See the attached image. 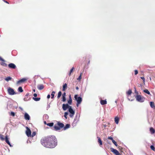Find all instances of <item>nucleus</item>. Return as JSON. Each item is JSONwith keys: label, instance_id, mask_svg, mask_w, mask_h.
I'll list each match as a JSON object with an SVG mask.
<instances>
[{"label": "nucleus", "instance_id": "49530a36", "mask_svg": "<svg viewBox=\"0 0 155 155\" xmlns=\"http://www.w3.org/2000/svg\"><path fill=\"white\" fill-rule=\"evenodd\" d=\"M51 96L50 94H48L47 96V98L49 99L50 97Z\"/></svg>", "mask_w": 155, "mask_h": 155}, {"label": "nucleus", "instance_id": "a19ab883", "mask_svg": "<svg viewBox=\"0 0 155 155\" xmlns=\"http://www.w3.org/2000/svg\"><path fill=\"white\" fill-rule=\"evenodd\" d=\"M62 98L63 101L65 102L66 101V99L65 96H62Z\"/></svg>", "mask_w": 155, "mask_h": 155}, {"label": "nucleus", "instance_id": "f8f14e48", "mask_svg": "<svg viewBox=\"0 0 155 155\" xmlns=\"http://www.w3.org/2000/svg\"><path fill=\"white\" fill-rule=\"evenodd\" d=\"M8 67L9 68L12 69H15L16 68V65L13 63H11L8 65Z\"/></svg>", "mask_w": 155, "mask_h": 155}, {"label": "nucleus", "instance_id": "39448f33", "mask_svg": "<svg viewBox=\"0 0 155 155\" xmlns=\"http://www.w3.org/2000/svg\"><path fill=\"white\" fill-rule=\"evenodd\" d=\"M8 94L10 95L16 94V93L15 92L14 89L11 87L8 88Z\"/></svg>", "mask_w": 155, "mask_h": 155}, {"label": "nucleus", "instance_id": "c756f323", "mask_svg": "<svg viewBox=\"0 0 155 155\" xmlns=\"http://www.w3.org/2000/svg\"><path fill=\"white\" fill-rule=\"evenodd\" d=\"M18 90L19 92H23V90H22V88L21 87H19L18 88Z\"/></svg>", "mask_w": 155, "mask_h": 155}, {"label": "nucleus", "instance_id": "0eeeda50", "mask_svg": "<svg viewBox=\"0 0 155 155\" xmlns=\"http://www.w3.org/2000/svg\"><path fill=\"white\" fill-rule=\"evenodd\" d=\"M26 134L28 137H31V130L28 127H26Z\"/></svg>", "mask_w": 155, "mask_h": 155}, {"label": "nucleus", "instance_id": "6e6d98bb", "mask_svg": "<svg viewBox=\"0 0 155 155\" xmlns=\"http://www.w3.org/2000/svg\"><path fill=\"white\" fill-rule=\"evenodd\" d=\"M140 86H141V85H142V84H140Z\"/></svg>", "mask_w": 155, "mask_h": 155}, {"label": "nucleus", "instance_id": "f03ea898", "mask_svg": "<svg viewBox=\"0 0 155 155\" xmlns=\"http://www.w3.org/2000/svg\"><path fill=\"white\" fill-rule=\"evenodd\" d=\"M64 126V124L60 122H58L57 124H55L54 128L55 130H58L61 129V128L63 127Z\"/></svg>", "mask_w": 155, "mask_h": 155}, {"label": "nucleus", "instance_id": "e433bc0d", "mask_svg": "<svg viewBox=\"0 0 155 155\" xmlns=\"http://www.w3.org/2000/svg\"><path fill=\"white\" fill-rule=\"evenodd\" d=\"M82 73H81L80 74V75L79 76V77L77 78V80H81V76L82 75Z\"/></svg>", "mask_w": 155, "mask_h": 155}, {"label": "nucleus", "instance_id": "6e6552de", "mask_svg": "<svg viewBox=\"0 0 155 155\" xmlns=\"http://www.w3.org/2000/svg\"><path fill=\"white\" fill-rule=\"evenodd\" d=\"M111 151L113 152L115 155H120L119 152L116 149H114L113 148H110Z\"/></svg>", "mask_w": 155, "mask_h": 155}, {"label": "nucleus", "instance_id": "2f4dec72", "mask_svg": "<svg viewBox=\"0 0 155 155\" xmlns=\"http://www.w3.org/2000/svg\"><path fill=\"white\" fill-rule=\"evenodd\" d=\"M55 93V91H53L51 94V98H53L54 96V94Z\"/></svg>", "mask_w": 155, "mask_h": 155}, {"label": "nucleus", "instance_id": "2eb2a0df", "mask_svg": "<svg viewBox=\"0 0 155 155\" xmlns=\"http://www.w3.org/2000/svg\"><path fill=\"white\" fill-rule=\"evenodd\" d=\"M44 86L43 84H39L38 85L37 88L39 90H41L44 88Z\"/></svg>", "mask_w": 155, "mask_h": 155}, {"label": "nucleus", "instance_id": "8fccbe9b", "mask_svg": "<svg viewBox=\"0 0 155 155\" xmlns=\"http://www.w3.org/2000/svg\"><path fill=\"white\" fill-rule=\"evenodd\" d=\"M4 1L5 2H6V3L8 4V2H7V1Z\"/></svg>", "mask_w": 155, "mask_h": 155}, {"label": "nucleus", "instance_id": "dca6fc26", "mask_svg": "<svg viewBox=\"0 0 155 155\" xmlns=\"http://www.w3.org/2000/svg\"><path fill=\"white\" fill-rule=\"evenodd\" d=\"M68 103L70 104H71L72 102V98L70 94L69 96V100L68 101Z\"/></svg>", "mask_w": 155, "mask_h": 155}, {"label": "nucleus", "instance_id": "864d4df0", "mask_svg": "<svg viewBox=\"0 0 155 155\" xmlns=\"http://www.w3.org/2000/svg\"><path fill=\"white\" fill-rule=\"evenodd\" d=\"M33 91L34 92H35V89H33Z\"/></svg>", "mask_w": 155, "mask_h": 155}, {"label": "nucleus", "instance_id": "ea45409f", "mask_svg": "<svg viewBox=\"0 0 155 155\" xmlns=\"http://www.w3.org/2000/svg\"><path fill=\"white\" fill-rule=\"evenodd\" d=\"M36 134V133L35 132V131L33 132L32 133V135L31 134V137H34L35 136V135Z\"/></svg>", "mask_w": 155, "mask_h": 155}, {"label": "nucleus", "instance_id": "a18cd8bd", "mask_svg": "<svg viewBox=\"0 0 155 155\" xmlns=\"http://www.w3.org/2000/svg\"><path fill=\"white\" fill-rule=\"evenodd\" d=\"M134 89H135V92L136 94H138V92L136 91V88L135 87H134Z\"/></svg>", "mask_w": 155, "mask_h": 155}, {"label": "nucleus", "instance_id": "3c124183", "mask_svg": "<svg viewBox=\"0 0 155 155\" xmlns=\"http://www.w3.org/2000/svg\"><path fill=\"white\" fill-rule=\"evenodd\" d=\"M44 123L45 124H47L46 122L45 121H44Z\"/></svg>", "mask_w": 155, "mask_h": 155}, {"label": "nucleus", "instance_id": "412c9836", "mask_svg": "<svg viewBox=\"0 0 155 155\" xmlns=\"http://www.w3.org/2000/svg\"><path fill=\"white\" fill-rule=\"evenodd\" d=\"M29 95V93H27L25 95V98H24V100L25 101H27L28 100V99H29V98H28V99H27L28 98V96Z\"/></svg>", "mask_w": 155, "mask_h": 155}, {"label": "nucleus", "instance_id": "f257e3e1", "mask_svg": "<svg viewBox=\"0 0 155 155\" xmlns=\"http://www.w3.org/2000/svg\"><path fill=\"white\" fill-rule=\"evenodd\" d=\"M57 140L55 136L49 135L43 137L41 140V144L48 148H53L57 145Z\"/></svg>", "mask_w": 155, "mask_h": 155}, {"label": "nucleus", "instance_id": "f3484780", "mask_svg": "<svg viewBox=\"0 0 155 155\" xmlns=\"http://www.w3.org/2000/svg\"><path fill=\"white\" fill-rule=\"evenodd\" d=\"M100 103L102 105H104L107 104V101L105 100H101L100 101Z\"/></svg>", "mask_w": 155, "mask_h": 155}, {"label": "nucleus", "instance_id": "393cba45", "mask_svg": "<svg viewBox=\"0 0 155 155\" xmlns=\"http://www.w3.org/2000/svg\"><path fill=\"white\" fill-rule=\"evenodd\" d=\"M74 70V67H72V68L71 69L69 74V76H70L71 75V74L73 72V71Z\"/></svg>", "mask_w": 155, "mask_h": 155}, {"label": "nucleus", "instance_id": "c85d7f7f", "mask_svg": "<svg viewBox=\"0 0 155 155\" xmlns=\"http://www.w3.org/2000/svg\"><path fill=\"white\" fill-rule=\"evenodd\" d=\"M33 99L35 101H39L40 100V97H33Z\"/></svg>", "mask_w": 155, "mask_h": 155}, {"label": "nucleus", "instance_id": "bb28decb", "mask_svg": "<svg viewBox=\"0 0 155 155\" xmlns=\"http://www.w3.org/2000/svg\"><path fill=\"white\" fill-rule=\"evenodd\" d=\"M0 139L2 140H5V138H4V136L2 134H0Z\"/></svg>", "mask_w": 155, "mask_h": 155}, {"label": "nucleus", "instance_id": "a878e982", "mask_svg": "<svg viewBox=\"0 0 155 155\" xmlns=\"http://www.w3.org/2000/svg\"><path fill=\"white\" fill-rule=\"evenodd\" d=\"M12 78L10 77H8L6 78L5 80L7 81H10L12 80Z\"/></svg>", "mask_w": 155, "mask_h": 155}, {"label": "nucleus", "instance_id": "72a5a7b5", "mask_svg": "<svg viewBox=\"0 0 155 155\" xmlns=\"http://www.w3.org/2000/svg\"><path fill=\"white\" fill-rule=\"evenodd\" d=\"M61 95V91H60L58 92V98H60Z\"/></svg>", "mask_w": 155, "mask_h": 155}, {"label": "nucleus", "instance_id": "9b49d317", "mask_svg": "<svg viewBox=\"0 0 155 155\" xmlns=\"http://www.w3.org/2000/svg\"><path fill=\"white\" fill-rule=\"evenodd\" d=\"M70 106H69L68 104H63L62 105V108L64 110H66L67 108L70 107Z\"/></svg>", "mask_w": 155, "mask_h": 155}, {"label": "nucleus", "instance_id": "1a4fd4ad", "mask_svg": "<svg viewBox=\"0 0 155 155\" xmlns=\"http://www.w3.org/2000/svg\"><path fill=\"white\" fill-rule=\"evenodd\" d=\"M27 80V79L26 78H23L21 80L18 81L17 82V84H19L21 83H23Z\"/></svg>", "mask_w": 155, "mask_h": 155}, {"label": "nucleus", "instance_id": "cd10ccee", "mask_svg": "<svg viewBox=\"0 0 155 155\" xmlns=\"http://www.w3.org/2000/svg\"><path fill=\"white\" fill-rule=\"evenodd\" d=\"M132 93V91L130 89L128 90V91L127 92V94L128 95H130Z\"/></svg>", "mask_w": 155, "mask_h": 155}, {"label": "nucleus", "instance_id": "4c0bfd02", "mask_svg": "<svg viewBox=\"0 0 155 155\" xmlns=\"http://www.w3.org/2000/svg\"><path fill=\"white\" fill-rule=\"evenodd\" d=\"M68 112H65L64 113V117L66 119H67V116L68 115Z\"/></svg>", "mask_w": 155, "mask_h": 155}, {"label": "nucleus", "instance_id": "c9c22d12", "mask_svg": "<svg viewBox=\"0 0 155 155\" xmlns=\"http://www.w3.org/2000/svg\"><path fill=\"white\" fill-rule=\"evenodd\" d=\"M150 147V148L151 149L153 150L154 151H155V147H154V146L153 145H151Z\"/></svg>", "mask_w": 155, "mask_h": 155}, {"label": "nucleus", "instance_id": "4d7b16f0", "mask_svg": "<svg viewBox=\"0 0 155 155\" xmlns=\"http://www.w3.org/2000/svg\"><path fill=\"white\" fill-rule=\"evenodd\" d=\"M48 107H50V105H49V106H48Z\"/></svg>", "mask_w": 155, "mask_h": 155}, {"label": "nucleus", "instance_id": "4be33fe9", "mask_svg": "<svg viewBox=\"0 0 155 155\" xmlns=\"http://www.w3.org/2000/svg\"><path fill=\"white\" fill-rule=\"evenodd\" d=\"M114 119L115 123L117 124H118L119 121V118L117 117H116Z\"/></svg>", "mask_w": 155, "mask_h": 155}, {"label": "nucleus", "instance_id": "c03bdc74", "mask_svg": "<svg viewBox=\"0 0 155 155\" xmlns=\"http://www.w3.org/2000/svg\"><path fill=\"white\" fill-rule=\"evenodd\" d=\"M134 72H135V75L137 74L138 73V71L137 70H135Z\"/></svg>", "mask_w": 155, "mask_h": 155}, {"label": "nucleus", "instance_id": "7ed1b4c3", "mask_svg": "<svg viewBox=\"0 0 155 155\" xmlns=\"http://www.w3.org/2000/svg\"><path fill=\"white\" fill-rule=\"evenodd\" d=\"M78 95H75L74 97L75 100H76L77 102L76 106L77 107L78 106L79 104L81 103L82 100L81 97H78Z\"/></svg>", "mask_w": 155, "mask_h": 155}, {"label": "nucleus", "instance_id": "58836bf2", "mask_svg": "<svg viewBox=\"0 0 155 155\" xmlns=\"http://www.w3.org/2000/svg\"><path fill=\"white\" fill-rule=\"evenodd\" d=\"M112 142L116 146H117V145L116 142L114 140L112 141Z\"/></svg>", "mask_w": 155, "mask_h": 155}, {"label": "nucleus", "instance_id": "473e14b6", "mask_svg": "<svg viewBox=\"0 0 155 155\" xmlns=\"http://www.w3.org/2000/svg\"><path fill=\"white\" fill-rule=\"evenodd\" d=\"M143 91H144L145 93H146L147 94H150V92H149V91H148V90H147V89H145V90H143Z\"/></svg>", "mask_w": 155, "mask_h": 155}, {"label": "nucleus", "instance_id": "4468645a", "mask_svg": "<svg viewBox=\"0 0 155 155\" xmlns=\"http://www.w3.org/2000/svg\"><path fill=\"white\" fill-rule=\"evenodd\" d=\"M6 142L10 146H11V145L9 142L8 139V136L6 135L5 136V139Z\"/></svg>", "mask_w": 155, "mask_h": 155}, {"label": "nucleus", "instance_id": "423d86ee", "mask_svg": "<svg viewBox=\"0 0 155 155\" xmlns=\"http://www.w3.org/2000/svg\"><path fill=\"white\" fill-rule=\"evenodd\" d=\"M69 112L70 113V116L71 117H72L75 114L74 111L73 110L72 108L70 106V107L69 108Z\"/></svg>", "mask_w": 155, "mask_h": 155}, {"label": "nucleus", "instance_id": "5701e85b", "mask_svg": "<svg viewBox=\"0 0 155 155\" xmlns=\"http://www.w3.org/2000/svg\"><path fill=\"white\" fill-rule=\"evenodd\" d=\"M150 131L151 134H153L155 132L154 129L153 127H150Z\"/></svg>", "mask_w": 155, "mask_h": 155}, {"label": "nucleus", "instance_id": "7c9ffc66", "mask_svg": "<svg viewBox=\"0 0 155 155\" xmlns=\"http://www.w3.org/2000/svg\"><path fill=\"white\" fill-rule=\"evenodd\" d=\"M47 125L50 127H52L54 125V123L51 122V123H48L47 124Z\"/></svg>", "mask_w": 155, "mask_h": 155}, {"label": "nucleus", "instance_id": "37998d69", "mask_svg": "<svg viewBox=\"0 0 155 155\" xmlns=\"http://www.w3.org/2000/svg\"><path fill=\"white\" fill-rule=\"evenodd\" d=\"M108 139L111 140L112 141L113 140V138L111 137H108Z\"/></svg>", "mask_w": 155, "mask_h": 155}, {"label": "nucleus", "instance_id": "ddd939ff", "mask_svg": "<svg viewBox=\"0 0 155 155\" xmlns=\"http://www.w3.org/2000/svg\"><path fill=\"white\" fill-rule=\"evenodd\" d=\"M24 118L27 120H29L30 119V117L28 114L25 113L24 114Z\"/></svg>", "mask_w": 155, "mask_h": 155}, {"label": "nucleus", "instance_id": "de8ad7c7", "mask_svg": "<svg viewBox=\"0 0 155 155\" xmlns=\"http://www.w3.org/2000/svg\"><path fill=\"white\" fill-rule=\"evenodd\" d=\"M62 96H65L66 97V93L64 92L62 94Z\"/></svg>", "mask_w": 155, "mask_h": 155}, {"label": "nucleus", "instance_id": "20e7f679", "mask_svg": "<svg viewBox=\"0 0 155 155\" xmlns=\"http://www.w3.org/2000/svg\"><path fill=\"white\" fill-rule=\"evenodd\" d=\"M136 97V100L138 101L142 102L144 101V97H142L140 95H137Z\"/></svg>", "mask_w": 155, "mask_h": 155}, {"label": "nucleus", "instance_id": "9d476101", "mask_svg": "<svg viewBox=\"0 0 155 155\" xmlns=\"http://www.w3.org/2000/svg\"><path fill=\"white\" fill-rule=\"evenodd\" d=\"M0 61H2V62L1 63V65H2V66H3L4 67H6L7 66V64L5 63V60L4 59H3V58H2L0 56Z\"/></svg>", "mask_w": 155, "mask_h": 155}, {"label": "nucleus", "instance_id": "aec40b11", "mask_svg": "<svg viewBox=\"0 0 155 155\" xmlns=\"http://www.w3.org/2000/svg\"><path fill=\"white\" fill-rule=\"evenodd\" d=\"M97 138H98V142L99 143L100 145H102V140L101 139V138L98 137H97Z\"/></svg>", "mask_w": 155, "mask_h": 155}, {"label": "nucleus", "instance_id": "f704fd0d", "mask_svg": "<svg viewBox=\"0 0 155 155\" xmlns=\"http://www.w3.org/2000/svg\"><path fill=\"white\" fill-rule=\"evenodd\" d=\"M10 115L13 117H14L15 116V113L13 112H11L10 114Z\"/></svg>", "mask_w": 155, "mask_h": 155}, {"label": "nucleus", "instance_id": "6ab92c4d", "mask_svg": "<svg viewBox=\"0 0 155 155\" xmlns=\"http://www.w3.org/2000/svg\"><path fill=\"white\" fill-rule=\"evenodd\" d=\"M67 84H64L63 87L62 91H65L67 88Z\"/></svg>", "mask_w": 155, "mask_h": 155}, {"label": "nucleus", "instance_id": "a211bd4d", "mask_svg": "<svg viewBox=\"0 0 155 155\" xmlns=\"http://www.w3.org/2000/svg\"><path fill=\"white\" fill-rule=\"evenodd\" d=\"M70 124H67L65 126H64L63 127V129L64 130H65L68 128H69L70 127Z\"/></svg>", "mask_w": 155, "mask_h": 155}, {"label": "nucleus", "instance_id": "5fc2aeb1", "mask_svg": "<svg viewBox=\"0 0 155 155\" xmlns=\"http://www.w3.org/2000/svg\"><path fill=\"white\" fill-rule=\"evenodd\" d=\"M90 60H89V61H88V64H89L90 63Z\"/></svg>", "mask_w": 155, "mask_h": 155}, {"label": "nucleus", "instance_id": "79ce46f5", "mask_svg": "<svg viewBox=\"0 0 155 155\" xmlns=\"http://www.w3.org/2000/svg\"><path fill=\"white\" fill-rule=\"evenodd\" d=\"M141 78L143 80L144 84H145V80L144 78V77H141Z\"/></svg>", "mask_w": 155, "mask_h": 155}, {"label": "nucleus", "instance_id": "b1692460", "mask_svg": "<svg viewBox=\"0 0 155 155\" xmlns=\"http://www.w3.org/2000/svg\"><path fill=\"white\" fill-rule=\"evenodd\" d=\"M150 107L152 108H155V106L154 105V104L153 102H150Z\"/></svg>", "mask_w": 155, "mask_h": 155}, {"label": "nucleus", "instance_id": "603ef678", "mask_svg": "<svg viewBox=\"0 0 155 155\" xmlns=\"http://www.w3.org/2000/svg\"><path fill=\"white\" fill-rule=\"evenodd\" d=\"M76 89H77V90H78V89L79 88H78V87H76Z\"/></svg>", "mask_w": 155, "mask_h": 155}, {"label": "nucleus", "instance_id": "09e8293b", "mask_svg": "<svg viewBox=\"0 0 155 155\" xmlns=\"http://www.w3.org/2000/svg\"><path fill=\"white\" fill-rule=\"evenodd\" d=\"M37 94L36 93H35L33 94L34 96L35 97H36L37 96Z\"/></svg>", "mask_w": 155, "mask_h": 155}]
</instances>
